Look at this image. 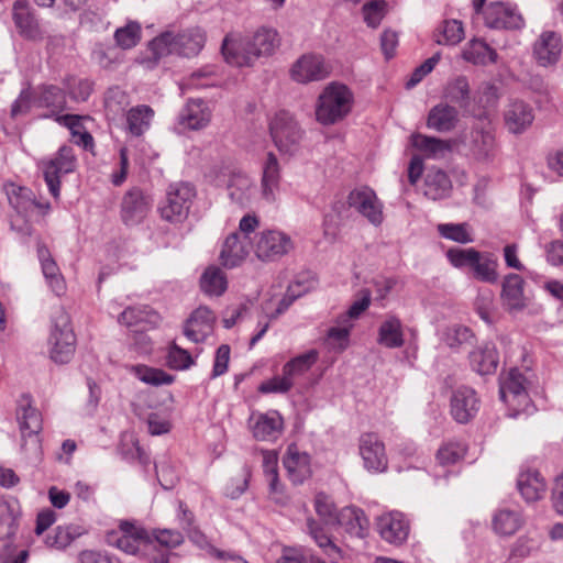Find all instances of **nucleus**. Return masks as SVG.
<instances>
[{"mask_svg": "<svg viewBox=\"0 0 563 563\" xmlns=\"http://www.w3.org/2000/svg\"><path fill=\"white\" fill-rule=\"evenodd\" d=\"M247 244L238 232L229 234L220 252L221 264L227 268L240 265L249 254Z\"/></svg>", "mask_w": 563, "mask_h": 563, "instance_id": "31", "label": "nucleus"}, {"mask_svg": "<svg viewBox=\"0 0 563 563\" xmlns=\"http://www.w3.org/2000/svg\"><path fill=\"white\" fill-rule=\"evenodd\" d=\"M212 110L202 99H189L177 115L176 130L179 133L200 131L211 121Z\"/></svg>", "mask_w": 563, "mask_h": 563, "instance_id": "10", "label": "nucleus"}, {"mask_svg": "<svg viewBox=\"0 0 563 563\" xmlns=\"http://www.w3.org/2000/svg\"><path fill=\"white\" fill-rule=\"evenodd\" d=\"M131 372L143 383L153 386L170 385L174 382V376L161 368L148 367L146 365H133Z\"/></svg>", "mask_w": 563, "mask_h": 563, "instance_id": "48", "label": "nucleus"}, {"mask_svg": "<svg viewBox=\"0 0 563 563\" xmlns=\"http://www.w3.org/2000/svg\"><path fill=\"white\" fill-rule=\"evenodd\" d=\"M19 515L16 503L0 504V539H9L15 534Z\"/></svg>", "mask_w": 563, "mask_h": 563, "instance_id": "47", "label": "nucleus"}, {"mask_svg": "<svg viewBox=\"0 0 563 563\" xmlns=\"http://www.w3.org/2000/svg\"><path fill=\"white\" fill-rule=\"evenodd\" d=\"M12 11L13 20L20 34L26 38H34V15L30 2L27 0H16Z\"/></svg>", "mask_w": 563, "mask_h": 563, "instance_id": "42", "label": "nucleus"}, {"mask_svg": "<svg viewBox=\"0 0 563 563\" xmlns=\"http://www.w3.org/2000/svg\"><path fill=\"white\" fill-rule=\"evenodd\" d=\"M155 312L148 306H131L125 308L119 316V322L126 327H134L151 321Z\"/></svg>", "mask_w": 563, "mask_h": 563, "instance_id": "52", "label": "nucleus"}, {"mask_svg": "<svg viewBox=\"0 0 563 563\" xmlns=\"http://www.w3.org/2000/svg\"><path fill=\"white\" fill-rule=\"evenodd\" d=\"M130 106L129 95L119 87L109 88L104 97V111L107 119L115 121L126 113Z\"/></svg>", "mask_w": 563, "mask_h": 563, "instance_id": "40", "label": "nucleus"}, {"mask_svg": "<svg viewBox=\"0 0 563 563\" xmlns=\"http://www.w3.org/2000/svg\"><path fill=\"white\" fill-rule=\"evenodd\" d=\"M269 131L276 147L292 154L302 137V131L287 111H279L269 123Z\"/></svg>", "mask_w": 563, "mask_h": 563, "instance_id": "9", "label": "nucleus"}, {"mask_svg": "<svg viewBox=\"0 0 563 563\" xmlns=\"http://www.w3.org/2000/svg\"><path fill=\"white\" fill-rule=\"evenodd\" d=\"M214 312L206 306L194 310L184 323V335L194 343H202L213 332Z\"/></svg>", "mask_w": 563, "mask_h": 563, "instance_id": "13", "label": "nucleus"}, {"mask_svg": "<svg viewBox=\"0 0 563 563\" xmlns=\"http://www.w3.org/2000/svg\"><path fill=\"white\" fill-rule=\"evenodd\" d=\"M484 19L490 29L518 30L523 26L521 14L503 2H492L484 11Z\"/></svg>", "mask_w": 563, "mask_h": 563, "instance_id": "18", "label": "nucleus"}, {"mask_svg": "<svg viewBox=\"0 0 563 563\" xmlns=\"http://www.w3.org/2000/svg\"><path fill=\"white\" fill-rule=\"evenodd\" d=\"M445 97L461 108L470 104V85L467 78L460 76L448 85Z\"/></svg>", "mask_w": 563, "mask_h": 563, "instance_id": "51", "label": "nucleus"}, {"mask_svg": "<svg viewBox=\"0 0 563 563\" xmlns=\"http://www.w3.org/2000/svg\"><path fill=\"white\" fill-rule=\"evenodd\" d=\"M284 420L278 411L260 413L251 426L253 437L258 441H275L283 432Z\"/></svg>", "mask_w": 563, "mask_h": 563, "instance_id": "27", "label": "nucleus"}, {"mask_svg": "<svg viewBox=\"0 0 563 563\" xmlns=\"http://www.w3.org/2000/svg\"><path fill=\"white\" fill-rule=\"evenodd\" d=\"M227 277L217 266L206 268L200 277V288L209 296H220L227 289Z\"/></svg>", "mask_w": 563, "mask_h": 563, "instance_id": "46", "label": "nucleus"}, {"mask_svg": "<svg viewBox=\"0 0 563 563\" xmlns=\"http://www.w3.org/2000/svg\"><path fill=\"white\" fill-rule=\"evenodd\" d=\"M306 526L308 534L313 539L323 554L327 555L332 563H339V560L342 559V550L333 542L324 527L313 518H308Z\"/></svg>", "mask_w": 563, "mask_h": 563, "instance_id": "30", "label": "nucleus"}, {"mask_svg": "<svg viewBox=\"0 0 563 563\" xmlns=\"http://www.w3.org/2000/svg\"><path fill=\"white\" fill-rule=\"evenodd\" d=\"M360 453L364 466L371 472H384L388 460L385 445L375 433H365L360 439Z\"/></svg>", "mask_w": 563, "mask_h": 563, "instance_id": "17", "label": "nucleus"}, {"mask_svg": "<svg viewBox=\"0 0 563 563\" xmlns=\"http://www.w3.org/2000/svg\"><path fill=\"white\" fill-rule=\"evenodd\" d=\"M76 165L74 148L68 145L60 146L54 158L43 162L44 180L55 199L60 195V177L75 172Z\"/></svg>", "mask_w": 563, "mask_h": 563, "instance_id": "8", "label": "nucleus"}, {"mask_svg": "<svg viewBox=\"0 0 563 563\" xmlns=\"http://www.w3.org/2000/svg\"><path fill=\"white\" fill-rule=\"evenodd\" d=\"M452 183L448 174L435 167L428 169L424 178V196L432 200L444 199L450 196Z\"/></svg>", "mask_w": 563, "mask_h": 563, "instance_id": "32", "label": "nucleus"}, {"mask_svg": "<svg viewBox=\"0 0 563 563\" xmlns=\"http://www.w3.org/2000/svg\"><path fill=\"white\" fill-rule=\"evenodd\" d=\"M527 379L525 375L517 368H511L505 379L500 383L499 396L503 401H507L508 396L515 399L528 400L526 389Z\"/></svg>", "mask_w": 563, "mask_h": 563, "instance_id": "39", "label": "nucleus"}, {"mask_svg": "<svg viewBox=\"0 0 563 563\" xmlns=\"http://www.w3.org/2000/svg\"><path fill=\"white\" fill-rule=\"evenodd\" d=\"M66 107V96L62 88L55 85L42 86L37 92V109H46L37 113V118H54Z\"/></svg>", "mask_w": 563, "mask_h": 563, "instance_id": "28", "label": "nucleus"}, {"mask_svg": "<svg viewBox=\"0 0 563 563\" xmlns=\"http://www.w3.org/2000/svg\"><path fill=\"white\" fill-rule=\"evenodd\" d=\"M330 73L331 67L323 56L312 53L299 57L290 69L291 78L300 84L323 80Z\"/></svg>", "mask_w": 563, "mask_h": 563, "instance_id": "12", "label": "nucleus"}, {"mask_svg": "<svg viewBox=\"0 0 563 563\" xmlns=\"http://www.w3.org/2000/svg\"><path fill=\"white\" fill-rule=\"evenodd\" d=\"M457 121L459 112L454 107L439 103L430 109L427 126L438 132H449L455 128Z\"/></svg>", "mask_w": 563, "mask_h": 563, "instance_id": "33", "label": "nucleus"}, {"mask_svg": "<svg viewBox=\"0 0 563 563\" xmlns=\"http://www.w3.org/2000/svg\"><path fill=\"white\" fill-rule=\"evenodd\" d=\"M377 343L387 349H399L405 344L402 323L396 316H388L379 325Z\"/></svg>", "mask_w": 563, "mask_h": 563, "instance_id": "34", "label": "nucleus"}, {"mask_svg": "<svg viewBox=\"0 0 563 563\" xmlns=\"http://www.w3.org/2000/svg\"><path fill=\"white\" fill-rule=\"evenodd\" d=\"M227 190L231 201L241 208L250 207L257 191L254 181L243 173L231 174Z\"/></svg>", "mask_w": 563, "mask_h": 563, "instance_id": "23", "label": "nucleus"}, {"mask_svg": "<svg viewBox=\"0 0 563 563\" xmlns=\"http://www.w3.org/2000/svg\"><path fill=\"white\" fill-rule=\"evenodd\" d=\"M314 509L325 523H333L336 519L338 512L332 498L322 492L314 497Z\"/></svg>", "mask_w": 563, "mask_h": 563, "instance_id": "62", "label": "nucleus"}, {"mask_svg": "<svg viewBox=\"0 0 563 563\" xmlns=\"http://www.w3.org/2000/svg\"><path fill=\"white\" fill-rule=\"evenodd\" d=\"M563 48L562 37L554 31H543L533 43V57L540 66L555 65Z\"/></svg>", "mask_w": 563, "mask_h": 563, "instance_id": "16", "label": "nucleus"}, {"mask_svg": "<svg viewBox=\"0 0 563 563\" xmlns=\"http://www.w3.org/2000/svg\"><path fill=\"white\" fill-rule=\"evenodd\" d=\"M37 260L48 289L58 297L64 295L66 291V280L58 264L45 245L37 244Z\"/></svg>", "mask_w": 563, "mask_h": 563, "instance_id": "21", "label": "nucleus"}, {"mask_svg": "<svg viewBox=\"0 0 563 563\" xmlns=\"http://www.w3.org/2000/svg\"><path fill=\"white\" fill-rule=\"evenodd\" d=\"M32 404V395L23 394L19 398L16 405V421L19 423L23 444L26 442L27 438H31L33 434L30 421L35 417V409L33 408Z\"/></svg>", "mask_w": 563, "mask_h": 563, "instance_id": "45", "label": "nucleus"}, {"mask_svg": "<svg viewBox=\"0 0 563 563\" xmlns=\"http://www.w3.org/2000/svg\"><path fill=\"white\" fill-rule=\"evenodd\" d=\"M280 38L273 27L261 26L252 36L229 33L221 44L224 60L235 67H252L261 57L271 56Z\"/></svg>", "mask_w": 563, "mask_h": 563, "instance_id": "1", "label": "nucleus"}, {"mask_svg": "<svg viewBox=\"0 0 563 563\" xmlns=\"http://www.w3.org/2000/svg\"><path fill=\"white\" fill-rule=\"evenodd\" d=\"M317 360L318 352L316 350H310L287 362L283 367V374L291 379L292 376L300 375L309 371Z\"/></svg>", "mask_w": 563, "mask_h": 563, "instance_id": "50", "label": "nucleus"}, {"mask_svg": "<svg viewBox=\"0 0 563 563\" xmlns=\"http://www.w3.org/2000/svg\"><path fill=\"white\" fill-rule=\"evenodd\" d=\"M195 195V188L188 183L170 185L166 198L159 207L162 218L169 222L184 221L188 216Z\"/></svg>", "mask_w": 563, "mask_h": 563, "instance_id": "7", "label": "nucleus"}, {"mask_svg": "<svg viewBox=\"0 0 563 563\" xmlns=\"http://www.w3.org/2000/svg\"><path fill=\"white\" fill-rule=\"evenodd\" d=\"M334 522L352 538L364 539L368 533L369 522L367 517L361 508L354 506L341 509Z\"/></svg>", "mask_w": 563, "mask_h": 563, "instance_id": "24", "label": "nucleus"}, {"mask_svg": "<svg viewBox=\"0 0 563 563\" xmlns=\"http://www.w3.org/2000/svg\"><path fill=\"white\" fill-rule=\"evenodd\" d=\"M497 53L483 40H472L463 51V58L475 65H487L497 60Z\"/></svg>", "mask_w": 563, "mask_h": 563, "instance_id": "43", "label": "nucleus"}, {"mask_svg": "<svg viewBox=\"0 0 563 563\" xmlns=\"http://www.w3.org/2000/svg\"><path fill=\"white\" fill-rule=\"evenodd\" d=\"M353 95L342 84L331 82L319 96L316 108L317 120L324 124H334L344 119L351 111Z\"/></svg>", "mask_w": 563, "mask_h": 563, "instance_id": "4", "label": "nucleus"}, {"mask_svg": "<svg viewBox=\"0 0 563 563\" xmlns=\"http://www.w3.org/2000/svg\"><path fill=\"white\" fill-rule=\"evenodd\" d=\"M152 199L142 189L134 187L128 190L121 202V219L126 225L140 223L152 207Z\"/></svg>", "mask_w": 563, "mask_h": 563, "instance_id": "14", "label": "nucleus"}, {"mask_svg": "<svg viewBox=\"0 0 563 563\" xmlns=\"http://www.w3.org/2000/svg\"><path fill=\"white\" fill-rule=\"evenodd\" d=\"M65 85L70 98L76 101H86L92 91V82L88 79L70 77Z\"/></svg>", "mask_w": 563, "mask_h": 563, "instance_id": "63", "label": "nucleus"}, {"mask_svg": "<svg viewBox=\"0 0 563 563\" xmlns=\"http://www.w3.org/2000/svg\"><path fill=\"white\" fill-rule=\"evenodd\" d=\"M451 415L459 423H467L472 420L478 409L479 400L474 389L470 387H460L451 396Z\"/></svg>", "mask_w": 563, "mask_h": 563, "instance_id": "19", "label": "nucleus"}, {"mask_svg": "<svg viewBox=\"0 0 563 563\" xmlns=\"http://www.w3.org/2000/svg\"><path fill=\"white\" fill-rule=\"evenodd\" d=\"M470 152L478 162L488 163L494 159L497 148L490 128H474L471 131Z\"/></svg>", "mask_w": 563, "mask_h": 563, "instance_id": "25", "label": "nucleus"}, {"mask_svg": "<svg viewBox=\"0 0 563 563\" xmlns=\"http://www.w3.org/2000/svg\"><path fill=\"white\" fill-rule=\"evenodd\" d=\"M166 363L172 369L184 371L194 365L195 361L187 350L173 342L168 347Z\"/></svg>", "mask_w": 563, "mask_h": 563, "instance_id": "55", "label": "nucleus"}, {"mask_svg": "<svg viewBox=\"0 0 563 563\" xmlns=\"http://www.w3.org/2000/svg\"><path fill=\"white\" fill-rule=\"evenodd\" d=\"M497 263L490 257H483L479 253L476 262L474 263L472 269L474 272V277L481 282L485 283H495L497 280V272H496Z\"/></svg>", "mask_w": 563, "mask_h": 563, "instance_id": "57", "label": "nucleus"}, {"mask_svg": "<svg viewBox=\"0 0 563 563\" xmlns=\"http://www.w3.org/2000/svg\"><path fill=\"white\" fill-rule=\"evenodd\" d=\"M525 280L518 274H509L503 282L501 299L510 310H519L525 307L523 297Z\"/></svg>", "mask_w": 563, "mask_h": 563, "instance_id": "35", "label": "nucleus"}, {"mask_svg": "<svg viewBox=\"0 0 563 563\" xmlns=\"http://www.w3.org/2000/svg\"><path fill=\"white\" fill-rule=\"evenodd\" d=\"M470 365L474 372L485 376L495 374L499 355L493 343H484L468 353Z\"/></svg>", "mask_w": 563, "mask_h": 563, "instance_id": "26", "label": "nucleus"}, {"mask_svg": "<svg viewBox=\"0 0 563 563\" xmlns=\"http://www.w3.org/2000/svg\"><path fill=\"white\" fill-rule=\"evenodd\" d=\"M504 119L510 133L521 134L533 123L534 110L530 103L516 99L506 107Z\"/></svg>", "mask_w": 563, "mask_h": 563, "instance_id": "22", "label": "nucleus"}, {"mask_svg": "<svg viewBox=\"0 0 563 563\" xmlns=\"http://www.w3.org/2000/svg\"><path fill=\"white\" fill-rule=\"evenodd\" d=\"M86 533V529L76 523L68 526H58L53 533H47L44 538V543L47 548L65 549L77 538Z\"/></svg>", "mask_w": 563, "mask_h": 563, "instance_id": "38", "label": "nucleus"}, {"mask_svg": "<svg viewBox=\"0 0 563 563\" xmlns=\"http://www.w3.org/2000/svg\"><path fill=\"white\" fill-rule=\"evenodd\" d=\"M299 287H301L300 280H297L295 284L288 287L286 295L279 300L276 310L268 316L269 320L278 318L294 303L297 298L301 297L306 291H308V288H305L303 290H297Z\"/></svg>", "mask_w": 563, "mask_h": 563, "instance_id": "64", "label": "nucleus"}, {"mask_svg": "<svg viewBox=\"0 0 563 563\" xmlns=\"http://www.w3.org/2000/svg\"><path fill=\"white\" fill-rule=\"evenodd\" d=\"M206 38V32L199 26L186 29L177 34L165 31L150 42L148 48L156 60L170 54L194 57L203 48Z\"/></svg>", "mask_w": 563, "mask_h": 563, "instance_id": "2", "label": "nucleus"}, {"mask_svg": "<svg viewBox=\"0 0 563 563\" xmlns=\"http://www.w3.org/2000/svg\"><path fill=\"white\" fill-rule=\"evenodd\" d=\"M411 139L412 145L428 158H442L451 150L446 141L433 136L417 133L413 134Z\"/></svg>", "mask_w": 563, "mask_h": 563, "instance_id": "44", "label": "nucleus"}, {"mask_svg": "<svg viewBox=\"0 0 563 563\" xmlns=\"http://www.w3.org/2000/svg\"><path fill=\"white\" fill-rule=\"evenodd\" d=\"M362 11L367 26L376 29L387 13V2L385 0H369L363 5Z\"/></svg>", "mask_w": 563, "mask_h": 563, "instance_id": "56", "label": "nucleus"}, {"mask_svg": "<svg viewBox=\"0 0 563 563\" xmlns=\"http://www.w3.org/2000/svg\"><path fill=\"white\" fill-rule=\"evenodd\" d=\"M48 346L49 357L56 364H68L75 355L77 338L69 314L62 308L52 317Z\"/></svg>", "mask_w": 563, "mask_h": 563, "instance_id": "3", "label": "nucleus"}, {"mask_svg": "<svg viewBox=\"0 0 563 563\" xmlns=\"http://www.w3.org/2000/svg\"><path fill=\"white\" fill-rule=\"evenodd\" d=\"M517 487L527 503H536L544 496L547 484L538 471L529 470L519 474Z\"/></svg>", "mask_w": 563, "mask_h": 563, "instance_id": "29", "label": "nucleus"}, {"mask_svg": "<svg viewBox=\"0 0 563 563\" xmlns=\"http://www.w3.org/2000/svg\"><path fill=\"white\" fill-rule=\"evenodd\" d=\"M377 530L385 541L399 545L408 538L409 523L404 514L391 511L378 517Z\"/></svg>", "mask_w": 563, "mask_h": 563, "instance_id": "20", "label": "nucleus"}, {"mask_svg": "<svg viewBox=\"0 0 563 563\" xmlns=\"http://www.w3.org/2000/svg\"><path fill=\"white\" fill-rule=\"evenodd\" d=\"M7 196L14 210V213L11 214V228L23 235L30 236L33 232L35 210V199L32 190L11 184L7 187Z\"/></svg>", "mask_w": 563, "mask_h": 563, "instance_id": "5", "label": "nucleus"}, {"mask_svg": "<svg viewBox=\"0 0 563 563\" xmlns=\"http://www.w3.org/2000/svg\"><path fill=\"white\" fill-rule=\"evenodd\" d=\"M465 446L457 442H450L442 445L437 452V461L440 465L455 464L465 455Z\"/></svg>", "mask_w": 563, "mask_h": 563, "instance_id": "59", "label": "nucleus"}, {"mask_svg": "<svg viewBox=\"0 0 563 563\" xmlns=\"http://www.w3.org/2000/svg\"><path fill=\"white\" fill-rule=\"evenodd\" d=\"M280 168L277 157L269 152L263 165L262 195L267 201L275 200V192L279 188Z\"/></svg>", "mask_w": 563, "mask_h": 563, "instance_id": "36", "label": "nucleus"}, {"mask_svg": "<svg viewBox=\"0 0 563 563\" xmlns=\"http://www.w3.org/2000/svg\"><path fill=\"white\" fill-rule=\"evenodd\" d=\"M114 40L118 46L123 49L134 47L141 40V25L134 21L129 22L115 31Z\"/></svg>", "mask_w": 563, "mask_h": 563, "instance_id": "53", "label": "nucleus"}, {"mask_svg": "<svg viewBox=\"0 0 563 563\" xmlns=\"http://www.w3.org/2000/svg\"><path fill=\"white\" fill-rule=\"evenodd\" d=\"M347 205L353 208L375 227L384 220L383 203L375 191L367 186L353 189L347 196Z\"/></svg>", "mask_w": 563, "mask_h": 563, "instance_id": "11", "label": "nucleus"}, {"mask_svg": "<svg viewBox=\"0 0 563 563\" xmlns=\"http://www.w3.org/2000/svg\"><path fill=\"white\" fill-rule=\"evenodd\" d=\"M477 256H479V252L475 249H459L453 247L446 252V257L450 263L457 268L463 267H473L476 262Z\"/></svg>", "mask_w": 563, "mask_h": 563, "instance_id": "60", "label": "nucleus"}, {"mask_svg": "<svg viewBox=\"0 0 563 563\" xmlns=\"http://www.w3.org/2000/svg\"><path fill=\"white\" fill-rule=\"evenodd\" d=\"M520 526L519 514L508 509L498 511L493 519L494 530L501 536L514 534Z\"/></svg>", "mask_w": 563, "mask_h": 563, "instance_id": "49", "label": "nucleus"}, {"mask_svg": "<svg viewBox=\"0 0 563 563\" xmlns=\"http://www.w3.org/2000/svg\"><path fill=\"white\" fill-rule=\"evenodd\" d=\"M128 131L134 136H141L150 129L154 117V110L146 104H140L131 108L126 113Z\"/></svg>", "mask_w": 563, "mask_h": 563, "instance_id": "41", "label": "nucleus"}, {"mask_svg": "<svg viewBox=\"0 0 563 563\" xmlns=\"http://www.w3.org/2000/svg\"><path fill=\"white\" fill-rule=\"evenodd\" d=\"M352 324L331 327L327 332L325 344L334 352H342L349 346Z\"/></svg>", "mask_w": 563, "mask_h": 563, "instance_id": "58", "label": "nucleus"}, {"mask_svg": "<svg viewBox=\"0 0 563 563\" xmlns=\"http://www.w3.org/2000/svg\"><path fill=\"white\" fill-rule=\"evenodd\" d=\"M292 247L288 235L276 230L260 233L255 243V254L262 261H274L288 253Z\"/></svg>", "mask_w": 563, "mask_h": 563, "instance_id": "15", "label": "nucleus"}, {"mask_svg": "<svg viewBox=\"0 0 563 563\" xmlns=\"http://www.w3.org/2000/svg\"><path fill=\"white\" fill-rule=\"evenodd\" d=\"M120 533L112 531L107 536L109 544L118 547L120 550L129 554H136L140 551H148L154 549L152 537L142 527L131 521H121L119 525Z\"/></svg>", "mask_w": 563, "mask_h": 563, "instance_id": "6", "label": "nucleus"}, {"mask_svg": "<svg viewBox=\"0 0 563 563\" xmlns=\"http://www.w3.org/2000/svg\"><path fill=\"white\" fill-rule=\"evenodd\" d=\"M438 232L444 239L466 244L474 241L468 232L467 223H442L438 225Z\"/></svg>", "mask_w": 563, "mask_h": 563, "instance_id": "54", "label": "nucleus"}, {"mask_svg": "<svg viewBox=\"0 0 563 563\" xmlns=\"http://www.w3.org/2000/svg\"><path fill=\"white\" fill-rule=\"evenodd\" d=\"M283 463L294 484H301L311 476L310 457L306 453L292 452L289 449Z\"/></svg>", "mask_w": 563, "mask_h": 563, "instance_id": "37", "label": "nucleus"}, {"mask_svg": "<svg viewBox=\"0 0 563 563\" xmlns=\"http://www.w3.org/2000/svg\"><path fill=\"white\" fill-rule=\"evenodd\" d=\"M443 38L437 40L438 44L441 45H455L464 38V27L461 21L446 20L443 22L442 27Z\"/></svg>", "mask_w": 563, "mask_h": 563, "instance_id": "61", "label": "nucleus"}]
</instances>
